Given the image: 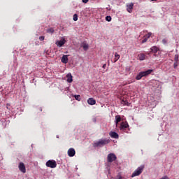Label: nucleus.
Here are the masks:
<instances>
[{
	"label": "nucleus",
	"mask_w": 179,
	"mask_h": 179,
	"mask_svg": "<svg viewBox=\"0 0 179 179\" xmlns=\"http://www.w3.org/2000/svg\"><path fill=\"white\" fill-rule=\"evenodd\" d=\"M150 50H151L150 52H153L154 54H156V52L159 51V48H157V46H152L150 48Z\"/></svg>",
	"instance_id": "nucleus-18"
},
{
	"label": "nucleus",
	"mask_w": 179,
	"mask_h": 179,
	"mask_svg": "<svg viewBox=\"0 0 179 179\" xmlns=\"http://www.w3.org/2000/svg\"><path fill=\"white\" fill-rule=\"evenodd\" d=\"M63 64H68V55H64L61 59Z\"/></svg>",
	"instance_id": "nucleus-16"
},
{
	"label": "nucleus",
	"mask_w": 179,
	"mask_h": 179,
	"mask_svg": "<svg viewBox=\"0 0 179 179\" xmlns=\"http://www.w3.org/2000/svg\"><path fill=\"white\" fill-rule=\"evenodd\" d=\"M152 36V32H149L148 34H145L143 37V40L141 41L142 44H145L150 38V36Z\"/></svg>",
	"instance_id": "nucleus-8"
},
{
	"label": "nucleus",
	"mask_w": 179,
	"mask_h": 179,
	"mask_svg": "<svg viewBox=\"0 0 179 179\" xmlns=\"http://www.w3.org/2000/svg\"><path fill=\"white\" fill-rule=\"evenodd\" d=\"M67 153L69 157H73V156H75V155L76 154V151H75L73 148H70L68 150Z\"/></svg>",
	"instance_id": "nucleus-9"
},
{
	"label": "nucleus",
	"mask_w": 179,
	"mask_h": 179,
	"mask_svg": "<svg viewBox=\"0 0 179 179\" xmlns=\"http://www.w3.org/2000/svg\"><path fill=\"white\" fill-rule=\"evenodd\" d=\"M138 59L140 61H145V59H146V55H145L143 53H141L138 55Z\"/></svg>",
	"instance_id": "nucleus-19"
},
{
	"label": "nucleus",
	"mask_w": 179,
	"mask_h": 179,
	"mask_svg": "<svg viewBox=\"0 0 179 179\" xmlns=\"http://www.w3.org/2000/svg\"><path fill=\"white\" fill-rule=\"evenodd\" d=\"M83 3H87L89 2V0H82Z\"/></svg>",
	"instance_id": "nucleus-30"
},
{
	"label": "nucleus",
	"mask_w": 179,
	"mask_h": 179,
	"mask_svg": "<svg viewBox=\"0 0 179 179\" xmlns=\"http://www.w3.org/2000/svg\"><path fill=\"white\" fill-rule=\"evenodd\" d=\"M81 47L83 48L84 51H87V50H89V44L86 43L85 42H83L81 44Z\"/></svg>",
	"instance_id": "nucleus-17"
},
{
	"label": "nucleus",
	"mask_w": 179,
	"mask_h": 179,
	"mask_svg": "<svg viewBox=\"0 0 179 179\" xmlns=\"http://www.w3.org/2000/svg\"><path fill=\"white\" fill-rule=\"evenodd\" d=\"M115 179H122V177L118 175Z\"/></svg>",
	"instance_id": "nucleus-29"
},
{
	"label": "nucleus",
	"mask_w": 179,
	"mask_h": 179,
	"mask_svg": "<svg viewBox=\"0 0 179 179\" xmlns=\"http://www.w3.org/2000/svg\"><path fill=\"white\" fill-rule=\"evenodd\" d=\"M119 129L122 132H125L126 134H128L129 131V124H128V122H122L120 123Z\"/></svg>",
	"instance_id": "nucleus-3"
},
{
	"label": "nucleus",
	"mask_w": 179,
	"mask_h": 179,
	"mask_svg": "<svg viewBox=\"0 0 179 179\" xmlns=\"http://www.w3.org/2000/svg\"><path fill=\"white\" fill-rule=\"evenodd\" d=\"M134 9V3H130L127 5V10L129 13H132V10Z\"/></svg>",
	"instance_id": "nucleus-10"
},
{
	"label": "nucleus",
	"mask_w": 179,
	"mask_h": 179,
	"mask_svg": "<svg viewBox=\"0 0 179 179\" xmlns=\"http://www.w3.org/2000/svg\"><path fill=\"white\" fill-rule=\"evenodd\" d=\"M121 104H123V106H129V103L127 100L122 99L121 101Z\"/></svg>",
	"instance_id": "nucleus-22"
},
{
	"label": "nucleus",
	"mask_w": 179,
	"mask_h": 179,
	"mask_svg": "<svg viewBox=\"0 0 179 179\" xmlns=\"http://www.w3.org/2000/svg\"><path fill=\"white\" fill-rule=\"evenodd\" d=\"M74 97L76 100H78V101H80V95H75Z\"/></svg>",
	"instance_id": "nucleus-24"
},
{
	"label": "nucleus",
	"mask_w": 179,
	"mask_h": 179,
	"mask_svg": "<svg viewBox=\"0 0 179 179\" xmlns=\"http://www.w3.org/2000/svg\"><path fill=\"white\" fill-rule=\"evenodd\" d=\"M44 38H45V37L43 36L39 37L40 41H44Z\"/></svg>",
	"instance_id": "nucleus-27"
},
{
	"label": "nucleus",
	"mask_w": 179,
	"mask_h": 179,
	"mask_svg": "<svg viewBox=\"0 0 179 179\" xmlns=\"http://www.w3.org/2000/svg\"><path fill=\"white\" fill-rule=\"evenodd\" d=\"M87 103L90 106H94V104H96V100H94V99H93V98H90L87 100Z\"/></svg>",
	"instance_id": "nucleus-14"
},
{
	"label": "nucleus",
	"mask_w": 179,
	"mask_h": 179,
	"mask_svg": "<svg viewBox=\"0 0 179 179\" xmlns=\"http://www.w3.org/2000/svg\"><path fill=\"white\" fill-rule=\"evenodd\" d=\"M120 55L118 53L115 52L113 62L114 63L117 62V61H118L120 59Z\"/></svg>",
	"instance_id": "nucleus-20"
},
{
	"label": "nucleus",
	"mask_w": 179,
	"mask_h": 179,
	"mask_svg": "<svg viewBox=\"0 0 179 179\" xmlns=\"http://www.w3.org/2000/svg\"><path fill=\"white\" fill-rule=\"evenodd\" d=\"M18 168L21 173H23L24 174L26 173V166H24V164L23 162L19 163Z\"/></svg>",
	"instance_id": "nucleus-7"
},
{
	"label": "nucleus",
	"mask_w": 179,
	"mask_h": 179,
	"mask_svg": "<svg viewBox=\"0 0 179 179\" xmlns=\"http://www.w3.org/2000/svg\"><path fill=\"white\" fill-rule=\"evenodd\" d=\"M151 1H157V0H151Z\"/></svg>",
	"instance_id": "nucleus-33"
},
{
	"label": "nucleus",
	"mask_w": 179,
	"mask_h": 179,
	"mask_svg": "<svg viewBox=\"0 0 179 179\" xmlns=\"http://www.w3.org/2000/svg\"><path fill=\"white\" fill-rule=\"evenodd\" d=\"M108 143H110V139H100L99 141L94 143V148H101V146L108 145Z\"/></svg>",
	"instance_id": "nucleus-1"
},
{
	"label": "nucleus",
	"mask_w": 179,
	"mask_h": 179,
	"mask_svg": "<svg viewBox=\"0 0 179 179\" xmlns=\"http://www.w3.org/2000/svg\"><path fill=\"white\" fill-rule=\"evenodd\" d=\"M153 72L152 69H149L145 71L140 72L136 77V80H141L143 78V76H148V75H150Z\"/></svg>",
	"instance_id": "nucleus-2"
},
{
	"label": "nucleus",
	"mask_w": 179,
	"mask_h": 179,
	"mask_svg": "<svg viewBox=\"0 0 179 179\" xmlns=\"http://www.w3.org/2000/svg\"><path fill=\"white\" fill-rule=\"evenodd\" d=\"M120 122H121V116L120 115H116L115 116V125H116V127H118V124H120Z\"/></svg>",
	"instance_id": "nucleus-15"
},
{
	"label": "nucleus",
	"mask_w": 179,
	"mask_h": 179,
	"mask_svg": "<svg viewBox=\"0 0 179 179\" xmlns=\"http://www.w3.org/2000/svg\"><path fill=\"white\" fill-rule=\"evenodd\" d=\"M175 61L177 62L178 61V55H175Z\"/></svg>",
	"instance_id": "nucleus-28"
},
{
	"label": "nucleus",
	"mask_w": 179,
	"mask_h": 179,
	"mask_svg": "<svg viewBox=\"0 0 179 179\" xmlns=\"http://www.w3.org/2000/svg\"><path fill=\"white\" fill-rule=\"evenodd\" d=\"M47 33H49L50 34H52L54 33V28H49L46 30Z\"/></svg>",
	"instance_id": "nucleus-21"
},
{
	"label": "nucleus",
	"mask_w": 179,
	"mask_h": 179,
	"mask_svg": "<svg viewBox=\"0 0 179 179\" xmlns=\"http://www.w3.org/2000/svg\"><path fill=\"white\" fill-rule=\"evenodd\" d=\"M106 66H107V64H105L103 65L102 68L106 69Z\"/></svg>",
	"instance_id": "nucleus-32"
},
{
	"label": "nucleus",
	"mask_w": 179,
	"mask_h": 179,
	"mask_svg": "<svg viewBox=\"0 0 179 179\" xmlns=\"http://www.w3.org/2000/svg\"><path fill=\"white\" fill-rule=\"evenodd\" d=\"M167 39L166 38H164L163 40H162V43H164V44H167Z\"/></svg>",
	"instance_id": "nucleus-26"
},
{
	"label": "nucleus",
	"mask_w": 179,
	"mask_h": 179,
	"mask_svg": "<svg viewBox=\"0 0 179 179\" xmlns=\"http://www.w3.org/2000/svg\"><path fill=\"white\" fill-rule=\"evenodd\" d=\"M117 160V156L114 153H110L108 155L107 161L108 163H113Z\"/></svg>",
	"instance_id": "nucleus-5"
},
{
	"label": "nucleus",
	"mask_w": 179,
	"mask_h": 179,
	"mask_svg": "<svg viewBox=\"0 0 179 179\" xmlns=\"http://www.w3.org/2000/svg\"><path fill=\"white\" fill-rule=\"evenodd\" d=\"M73 20H74V22H77V20H78V14H74L73 15Z\"/></svg>",
	"instance_id": "nucleus-23"
},
{
	"label": "nucleus",
	"mask_w": 179,
	"mask_h": 179,
	"mask_svg": "<svg viewBox=\"0 0 179 179\" xmlns=\"http://www.w3.org/2000/svg\"><path fill=\"white\" fill-rule=\"evenodd\" d=\"M176 66H178V65L177 64V62L176 63H174V64H173L174 68H176Z\"/></svg>",
	"instance_id": "nucleus-31"
},
{
	"label": "nucleus",
	"mask_w": 179,
	"mask_h": 179,
	"mask_svg": "<svg viewBox=\"0 0 179 179\" xmlns=\"http://www.w3.org/2000/svg\"><path fill=\"white\" fill-rule=\"evenodd\" d=\"M109 135L110 137L113 138L114 139H118L119 138L118 134L115 131H110L109 133Z\"/></svg>",
	"instance_id": "nucleus-11"
},
{
	"label": "nucleus",
	"mask_w": 179,
	"mask_h": 179,
	"mask_svg": "<svg viewBox=\"0 0 179 179\" xmlns=\"http://www.w3.org/2000/svg\"><path fill=\"white\" fill-rule=\"evenodd\" d=\"M106 20L107 22H110L111 20V16H106Z\"/></svg>",
	"instance_id": "nucleus-25"
},
{
	"label": "nucleus",
	"mask_w": 179,
	"mask_h": 179,
	"mask_svg": "<svg viewBox=\"0 0 179 179\" xmlns=\"http://www.w3.org/2000/svg\"><path fill=\"white\" fill-rule=\"evenodd\" d=\"M66 78H67V82L69 83H72V82L73 81V77H72V74L68 73L66 75Z\"/></svg>",
	"instance_id": "nucleus-13"
},
{
	"label": "nucleus",
	"mask_w": 179,
	"mask_h": 179,
	"mask_svg": "<svg viewBox=\"0 0 179 179\" xmlns=\"http://www.w3.org/2000/svg\"><path fill=\"white\" fill-rule=\"evenodd\" d=\"M145 169V166L141 165L140 167L137 168V169L132 173L131 177H137V176H141L142 174V171Z\"/></svg>",
	"instance_id": "nucleus-4"
},
{
	"label": "nucleus",
	"mask_w": 179,
	"mask_h": 179,
	"mask_svg": "<svg viewBox=\"0 0 179 179\" xmlns=\"http://www.w3.org/2000/svg\"><path fill=\"white\" fill-rule=\"evenodd\" d=\"M46 166L50 169H55L57 167V162L54 159H50L46 162Z\"/></svg>",
	"instance_id": "nucleus-6"
},
{
	"label": "nucleus",
	"mask_w": 179,
	"mask_h": 179,
	"mask_svg": "<svg viewBox=\"0 0 179 179\" xmlns=\"http://www.w3.org/2000/svg\"><path fill=\"white\" fill-rule=\"evenodd\" d=\"M65 43H66V41H65L64 39L62 40V41H59L56 43L57 47H62V45H64L65 44Z\"/></svg>",
	"instance_id": "nucleus-12"
}]
</instances>
